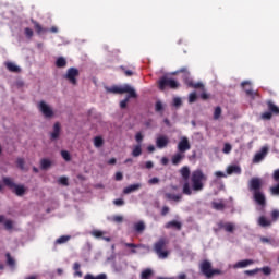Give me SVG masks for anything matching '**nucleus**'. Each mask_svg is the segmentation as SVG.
I'll return each mask as SVG.
<instances>
[{
  "label": "nucleus",
  "instance_id": "nucleus-23",
  "mask_svg": "<svg viewBox=\"0 0 279 279\" xmlns=\"http://www.w3.org/2000/svg\"><path fill=\"white\" fill-rule=\"evenodd\" d=\"M5 66L10 73H21V68L13 62H7Z\"/></svg>",
  "mask_w": 279,
  "mask_h": 279
},
{
  "label": "nucleus",
  "instance_id": "nucleus-21",
  "mask_svg": "<svg viewBox=\"0 0 279 279\" xmlns=\"http://www.w3.org/2000/svg\"><path fill=\"white\" fill-rule=\"evenodd\" d=\"M7 265L10 269H16V259L10 253H5Z\"/></svg>",
  "mask_w": 279,
  "mask_h": 279
},
{
  "label": "nucleus",
  "instance_id": "nucleus-14",
  "mask_svg": "<svg viewBox=\"0 0 279 279\" xmlns=\"http://www.w3.org/2000/svg\"><path fill=\"white\" fill-rule=\"evenodd\" d=\"M167 145H169V137H167L166 135L157 137L156 147H158V149H165Z\"/></svg>",
  "mask_w": 279,
  "mask_h": 279
},
{
  "label": "nucleus",
  "instance_id": "nucleus-60",
  "mask_svg": "<svg viewBox=\"0 0 279 279\" xmlns=\"http://www.w3.org/2000/svg\"><path fill=\"white\" fill-rule=\"evenodd\" d=\"M173 106L175 108H180V106H182V99L181 98H174L173 99Z\"/></svg>",
  "mask_w": 279,
  "mask_h": 279
},
{
  "label": "nucleus",
  "instance_id": "nucleus-46",
  "mask_svg": "<svg viewBox=\"0 0 279 279\" xmlns=\"http://www.w3.org/2000/svg\"><path fill=\"white\" fill-rule=\"evenodd\" d=\"M258 269H259V271H262L264 274V276H271V267L266 266V267L258 268Z\"/></svg>",
  "mask_w": 279,
  "mask_h": 279
},
{
  "label": "nucleus",
  "instance_id": "nucleus-44",
  "mask_svg": "<svg viewBox=\"0 0 279 279\" xmlns=\"http://www.w3.org/2000/svg\"><path fill=\"white\" fill-rule=\"evenodd\" d=\"M221 118V107H216L214 111V120L218 121Z\"/></svg>",
  "mask_w": 279,
  "mask_h": 279
},
{
  "label": "nucleus",
  "instance_id": "nucleus-20",
  "mask_svg": "<svg viewBox=\"0 0 279 279\" xmlns=\"http://www.w3.org/2000/svg\"><path fill=\"white\" fill-rule=\"evenodd\" d=\"M141 189V183L131 184L124 187L123 193L124 195H130V193H134V191H138Z\"/></svg>",
  "mask_w": 279,
  "mask_h": 279
},
{
  "label": "nucleus",
  "instance_id": "nucleus-22",
  "mask_svg": "<svg viewBox=\"0 0 279 279\" xmlns=\"http://www.w3.org/2000/svg\"><path fill=\"white\" fill-rule=\"evenodd\" d=\"M165 197L169 199V202H182V194L166 193Z\"/></svg>",
  "mask_w": 279,
  "mask_h": 279
},
{
  "label": "nucleus",
  "instance_id": "nucleus-27",
  "mask_svg": "<svg viewBox=\"0 0 279 279\" xmlns=\"http://www.w3.org/2000/svg\"><path fill=\"white\" fill-rule=\"evenodd\" d=\"M26 191L25 185H16L15 189H13V193H15L17 197H23Z\"/></svg>",
  "mask_w": 279,
  "mask_h": 279
},
{
  "label": "nucleus",
  "instance_id": "nucleus-17",
  "mask_svg": "<svg viewBox=\"0 0 279 279\" xmlns=\"http://www.w3.org/2000/svg\"><path fill=\"white\" fill-rule=\"evenodd\" d=\"M250 265H254V262L252 259H243L234 264V269H243L245 267H250Z\"/></svg>",
  "mask_w": 279,
  "mask_h": 279
},
{
  "label": "nucleus",
  "instance_id": "nucleus-32",
  "mask_svg": "<svg viewBox=\"0 0 279 279\" xmlns=\"http://www.w3.org/2000/svg\"><path fill=\"white\" fill-rule=\"evenodd\" d=\"M66 66V59L64 57H59L56 61L57 69H64Z\"/></svg>",
  "mask_w": 279,
  "mask_h": 279
},
{
  "label": "nucleus",
  "instance_id": "nucleus-41",
  "mask_svg": "<svg viewBox=\"0 0 279 279\" xmlns=\"http://www.w3.org/2000/svg\"><path fill=\"white\" fill-rule=\"evenodd\" d=\"M16 167L17 169H21V171H25V159L19 157L16 159Z\"/></svg>",
  "mask_w": 279,
  "mask_h": 279
},
{
  "label": "nucleus",
  "instance_id": "nucleus-26",
  "mask_svg": "<svg viewBox=\"0 0 279 279\" xmlns=\"http://www.w3.org/2000/svg\"><path fill=\"white\" fill-rule=\"evenodd\" d=\"M267 107L269 112H271V114H279V108L278 106H276V104H274V101L268 100L267 102Z\"/></svg>",
  "mask_w": 279,
  "mask_h": 279
},
{
  "label": "nucleus",
  "instance_id": "nucleus-3",
  "mask_svg": "<svg viewBox=\"0 0 279 279\" xmlns=\"http://www.w3.org/2000/svg\"><path fill=\"white\" fill-rule=\"evenodd\" d=\"M107 93H112L113 95H123L128 93L129 97H138L136 90H134L130 85L107 87Z\"/></svg>",
  "mask_w": 279,
  "mask_h": 279
},
{
  "label": "nucleus",
  "instance_id": "nucleus-38",
  "mask_svg": "<svg viewBox=\"0 0 279 279\" xmlns=\"http://www.w3.org/2000/svg\"><path fill=\"white\" fill-rule=\"evenodd\" d=\"M124 247H130L131 254H136V250H137V247H141V244L124 243Z\"/></svg>",
  "mask_w": 279,
  "mask_h": 279
},
{
  "label": "nucleus",
  "instance_id": "nucleus-36",
  "mask_svg": "<svg viewBox=\"0 0 279 279\" xmlns=\"http://www.w3.org/2000/svg\"><path fill=\"white\" fill-rule=\"evenodd\" d=\"M211 208H214V210H223L226 204H223V202H211Z\"/></svg>",
  "mask_w": 279,
  "mask_h": 279
},
{
  "label": "nucleus",
  "instance_id": "nucleus-45",
  "mask_svg": "<svg viewBox=\"0 0 279 279\" xmlns=\"http://www.w3.org/2000/svg\"><path fill=\"white\" fill-rule=\"evenodd\" d=\"M58 182L61 184V186H69V178L66 177H60Z\"/></svg>",
  "mask_w": 279,
  "mask_h": 279
},
{
  "label": "nucleus",
  "instance_id": "nucleus-5",
  "mask_svg": "<svg viewBox=\"0 0 279 279\" xmlns=\"http://www.w3.org/2000/svg\"><path fill=\"white\" fill-rule=\"evenodd\" d=\"M169 244V241L165 238H160L155 244H154V252L157 254L158 258H168L169 251H165L167 245Z\"/></svg>",
  "mask_w": 279,
  "mask_h": 279
},
{
  "label": "nucleus",
  "instance_id": "nucleus-1",
  "mask_svg": "<svg viewBox=\"0 0 279 279\" xmlns=\"http://www.w3.org/2000/svg\"><path fill=\"white\" fill-rule=\"evenodd\" d=\"M180 173L181 178L184 180L182 189L183 195H193V191L195 193L204 191V183L208 181V175H206L202 169L194 170L191 174V169L184 166L180 169ZM189 179L191 183H189Z\"/></svg>",
  "mask_w": 279,
  "mask_h": 279
},
{
  "label": "nucleus",
  "instance_id": "nucleus-37",
  "mask_svg": "<svg viewBox=\"0 0 279 279\" xmlns=\"http://www.w3.org/2000/svg\"><path fill=\"white\" fill-rule=\"evenodd\" d=\"M68 241H71L70 235H62L56 240V245H62L64 243H68Z\"/></svg>",
  "mask_w": 279,
  "mask_h": 279
},
{
  "label": "nucleus",
  "instance_id": "nucleus-2",
  "mask_svg": "<svg viewBox=\"0 0 279 279\" xmlns=\"http://www.w3.org/2000/svg\"><path fill=\"white\" fill-rule=\"evenodd\" d=\"M263 180L260 178H252L248 181V191L253 193V199L256 202L258 206L265 208L267 206V198L265 197V193H263Z\"/></svg>",
  "mask_w": 279,
  "mask_h": 279
},
{
  "label": "nucleus",
  "instance_id": "nucleus-40",
  "mask_svg": "<svg viewBox=\"0 0 279 279\" xmlns=\"http://www.w3.org/2000/svg\"><path fill=\"white\" fill-rule=\"evenodd\" d=\"M135 232H144L145 231V222L140 221L134 225Z\"/></svg>",
  "mask_w": 279,
  "mask_h": 279
},
{
  "label": "nucleus",
  "instance_id": "nucleus-47",
  "mask_svg": "<svg viewBox=\"0 0 279 279\" xmlns=\"http://www.w3.org/2000/svg\"><path fill=\"white\" fill-rule=\"evenodd\" d=\"M271 117H274V113H271V111H266L262 113V119L264 121H270Z\"/></svg>",
  "mask_w": 279,
  "mask_h": 279
},
{
  "label": "nucleus",
  "instance_id": "nucleus-42",
  "mask_svg": "<svg viewBox=\"0 0 279 279\" xmlns=\"http://www.w3.org/2000/svg\"><path fill=\"white\" fill-rule=\"evenodd\" d=\"M155 112H165V106L162 105V101L158 100L155 104Z\"/></svg>",
  "mask_w": 279,
  "mask_h": 279
},
{
  "label": "nucleus",
  "instance_id": "nucleus-31",
  "mask_svg": "<svg viewBox=\"0 0 279 279\" xmlns=\"http://www.w3.org/2000/svg\"><path fill=\"white\" fill-rule=\"evenodd\" d=\"M154 276V270L151 268H146L141 274V279H150Z\"/></svg>",
  "mask_w": 279,
  "mask_h": 279
},
{
  "label": "nucleus",
  "instance_id": "nucleus-12",
  "mask_svg": "<svg viewBox=\"0 0 279 279\" xmlns=\"http://www.w3.org/2000/svg\"><path fill=\"white\" fill-rule=\"evenodd\" d=\"M242 86L244 87V90H245L247 97H251L252 99H254L256 97V95H258V93H256V92H254V89H252V85L248 81L242 82Z\"/></svg>",
  "mask_w": 279,
  "mask_h": 279
},
{
  "label": "nucleus",
  "instance_id": "nucleus-59",
  "mask_svg": "<svg viewBox=\"0 0 279 279\" xmlns=\"http://www.w3.org/2000/svg\"><path fill=\"white\" fill-rule=\"evenodd\" d=\"M120 69L124 71V74L126 75V77H132V75H134V72H132L131 70H125L124 66H120Z\"/></svg>",
  "mask_w": 279,
  "mask_h": 279
},
{
  "label": "nucleus",
  "instance_id": "nucleus-9",
  "mask_svg": "<svg viewBox=\"0 0 279 279\" xmlns=\"http://www.w3.org/2000/svg\"><path fill=\"white\" fill-rule=\"evenodd\" d=\"M178 151L181 154H186L191 149V142H189V137H182L177 146Z\"/></svg>",
  "mask_w": 279,
  "mask_h": 279
},
{
  "label": "nucleus",
  "instance_id": "nucleus-53",
  "mask_svg": "<svg viewBox=\"0 0 279 279\" xmlns=\"http://www.w3.org/2000/svg\"><path fill=\"white\" fill-rule=\"evenodd\" d=\"M24 33H25L26 38H32V36H34V31L29 27H26L24 29Z\"/></svg>",
  "mask_w": 279,
  "mask_h": 279
},
{
  "label": "nucleus",
  "instance_id": "nucleus-43",
  "mask_svg": "<svg viewBox=\"0 0 279 279\" xmlns=\"http://www.w3.org/2000/svg\"><path fill=\"white\" fill-rule=\"evenodd\" d=\"M94 145L95 147H102L104 146V138H101V136H96L94 138Z\"/></svg>",
  "mask_w": 279,
  "mask_h": 279
},
{
  "label": "nucleus",
  "instance_id": "nucleus-29",
  "mask_svg": "<svg viewBox=\"0 0 279 279\" xmlns=\"http://www.w3.org/2000/svg\"><path fill=\"white\" fill-rule=\"evenodd\" d=\"M228 175H232V173L241 174V167L239 166H229L227 168Z\"/></svg>",
  "mask_w": 279,
  "mask_h": 279
},
{
  "label": "nucleus",
  "instance_id": "nucleus-28",
  "mask_svg": "<svg viewBox=\"0 0 279 279\" xmlns=\"http://www.w3.org/2000/svg\"><path fill=\"white\" fill-rule=\"evenodd\" d=\"M92 236H95V239H102L104 241L110 242V238L104 236V231L94 230L92 231Z\"/></svg>",
  "mask_w": 279,
  "mask_h": 279
},
{
  "label": "nucleus",
  "instance_id": "nucleus-33",
  "mask_svg": "<svg viewBox=\"0 0 279 279\" xmlns=\"http://www.w3.org/2000/svg\"><path fill=\"white\" fill-rule=\"evenodd\" d=\"M143 154V148L141 147V144L135 145L132 150L133 158H138Z\"/></svg>",
  "mask_w": 279,
  "mask_h": 279
},
{
  "label": "nucleus",
  "instance_id": "nucleus-63",
  "mask_svg": "<svg viewBox=\"0 0 279 279\" xmlns=\"http://www.w3.org/2000/svg\"><path fill=\"white\" fill-rule=\"evenodd\" d=\"M113 221H116V223H121V222H123V216H114V217H113Z\"/></svg>",
  "mask_w": 279,
  "mask_h": 279
},
{
  "label": "nucleus",
  "instance_id": "nucleus-13",
  "mask_svg": "<svg viewBox=\"0 0 279 279\" xmlns=\"http://www.w3.org/2000/svg\"><path fill=\"white\" fill-rule=\"evenodd\" d=\"M61 130L62 126L60 125V122H56L53 124V132L50 133V141H58V138H60Z\"/></svg>",
  "mask_w": 279,
  "mask_h": 279
},
{
  "label": "nucleus",
  "instance_id": "nucleus-62",
  "mask_svg": "<svg viewBox=\"0 0 279 279\" xmlns=\"http://www.w3.org/2000/svg\"><path fill=\"white\" fill-rule=\"evenodd\" d=\"M136 143H143V133L138 132L135 135Z\"/></svg>",
  "mask_w": 279,
  "mask_h": 279
},
{
  "label": "nucleus",
  "instance_id": "nucleus-19",
  "mask_svg": "<svg viewBox=\"0 0 279 279\" xmlns=\"http://www.w3.org/2000/svg\"><path fill=\"white\" fill-rule=\"evenodd\" d=\"M32 23L35 27V32L38 34V36H40V34H47V32H49V28H45L43 27V25H40V23L36 22L35 20H32Z\"/></svg>",
  "mask_w": 279,
  "mask_h": 279
},
{
  "label": "nucleus",
  "instance_id": "nucleus-58",
  "mask_svg": "<svg viewBox=\"0 0 279 279\" xmlns=\"http://www.w3.org/2000/svg\"><path fill=\"white\" fill-rule=\"evenodd\" d=\"M114 206H124L125 205V201H123L122 198H118L113 201Z\"/></svg>",
  "mask_w": 279,
  "mask_h": 279
},
{
  "label": "nucleus",
  "instance_id": "nucleus-61",
  "mask_svg": "<svg viewBox=\"0 0 279 279\" xmlns=\"http://www.w3.org/2000/svg\"><path fill=\"white\" fill-rule=\"evenodd\" d=\"M272 180L279 182V169L275 170L272 173Z\"/></svg>",
  "mask_w": 279,
  "mask_h": 279
},
{
  "label": "nucleus",
  "instance_id": "nucleus-15",
  "mask_svg": "<svg viewBox=\"0 0 279 279\" xmlns=\"http://www.w3.org/2000/svg\"><path fill=\"white\" fill-rule=\"evenodd\" d=\"M166 230H182V222L178 221V220H172V221H168L165 225Z\"/></svg>",
  "mask_w": 279,
  "mask_h": 279
},
{
  "label": "nucleus",
  "instance_id": "nucleus-25",
  "mask_svg": "<svg viewBox=\"0 0 279 279\" xmlns=\"http://www.w3.org/2000/svg\"><path fill=\"white\" fill-rule=\"evenodd\" d=\"M258 226L262 228H269V226H271V220L267 219L265 216H260L258 218Z\"/></svg>",
  "mask_w": 279,
  "mask_h": 279
},
{
  "label": "nucleus",
  "instance_id": "nucleus-39",
  "mask_svg": "<svg viewBox=\"0 0 279 279\" xmlns=\"http://www.w3.org/2000/svg\"><path fill=\"white\" fill-rule=\"evenodd\" d=\"M130 99H134V97H130V94H128V96L125 97V99H123L122 101H120V108H121L122 110H125V108H128V104H129Z\"/></svg>",
  "mask_w": 279,
  "mask_h": 279
},
{
  "label": "nucleus",
  "instance_id": "nucleus-51",
  "mask_svg": "<svg viewBox=\"0 0 279 279\" xmlns=\"http://www.w3.org/2000/svg\"><path fill=\"white\" fill-rule=\"evenodd\" d=\"M197 101V94L196 93H191L189 96V102L190 104H195Z\"/></svg>",
  "mask_w": 279,
  "mask_h": 279
},
{
  "label": "nucleus",
  "instance_id": "nucleus-11",
  "mask_svg": "<svg viewBox=\"0 0 279 279\" xmlns=\"http://www.w3.org/2000/svg\"><path fill=\"white\" fill-rule=\"evenodd\" d=\"M218 228L220 230H225V232H230L232 234V232H234V230L236 229V226L233 222L220 221L218 222Z\"/></svg>",
  "mask_w": 279,
  "mask_h": 279
},
{
  "label": "nucleus",
  "instance_id": "nucleus-16",
  "mask_svg": "<svg viewBox=\"0 0 279 279\" xmlns=\"http://www.w3.org/2000/svg\"><path fill=\"white\" fill-rule=\"evenodd\" d=\"M268 153L269 148L267 146L262 147L260 151L256 153L254 156V162H260V160H263Z\"/></svg>",
  "mask_w": 279,
  "mask_h": 279
},
{
  "label": "nucleus",
  "instance_id": "nucleus-56",
  "mask_svg": "<svg viewBox=\"0 0 279 279\" xmlns=\"http://www.w3.org/2000/svg\"><path fill=\"white\" fill-rule=\"evenodd\" d=\"M170 208L169 206H163L161 208V217H167V215H169Z\"/></svg>",
  "mask_w": 279,
  "mask_h": 279
},
{
  "label": "nucleus",
  "instance_id": "nucleus-57",
  "mask_svg": "<svg viewBox=\"0 0 279 279\" xmlns=\"http://www.w3.org/2000/svg\"><path fill=\"white\" fill-rule=\"evenodd\" d=\"M221 275H223V271H221L220 269H213L211 268L210 278H213V276H221Z\"/></svg>",
  "mask_w": 279,
  "mask_h": 279
},
{
  "label": "nucleus",
  "instance_id": "nucleus-8",
  "mask_svg": "<svg viewBox=\"0 0 279 279\" xmlns=\"http://www.w3.org/2000/svg\"><path fill=\"white\" fill-rule=\"evenodd\" d=\"M199 269L203 274V276L210 278L211 271H213V264L208 262V259H205L201 263Z\"/></svg>",
  "mask_w": 279,
  "mask_h": 279
},
{
  "label": "nucleus",
  "instance_id": "nucleus-55",
  "mask_svg": "<svg viewBox=\"0 0 279 279\" xmlns=\"http://www.w3.org/2000/svg\"><path fill=\"white\" fill-rule=\"evenodd\" d=\"M258 271H260L259 268H255L253 270H245L246 276H256V274H258Z\"/></svg>",
  "mask_w": 279,
  "mask_h": 279
},
{
  "label": "nucleus",
  "instance_id": "nucleus-48",
  "mask_svg": "<svg viewBox=\"0 0 279 279\" xmlns=\"http://www.w3.org/2000/svg\"><path fill=\"white\" fill-rule=\"evenodd\" d=\"M61 156L66 162L71 161V154L68 150H62Z\"/></svg>",
  "mask_w": 279,
  "mask_h": 279
},
{
  "label": "nucleus",
  "instance_id": "nucleus-7",
  "mask_svg": "<svg viewBox=\"0 0 279 279\" xmlns=\"http://www.w3.org/2000/svg\"><path fill=\"white\" fill-rule=\"evenodd\" d=\"M178 73H184V83L186 84V86H189L190 88H204V84L202 83H195L193 82L189 75V71L186 70V68H182L180 71H178Z\"/></svg>",
  "mask_w": 279,
  "mask_h": 279
},
{
  "label": "nucleus",
  "instance_id": "nucleus-10",
  "mask_svg": "<svg viewBox=\"0 0 279 279\" xmlns=\"http://www.w3.org/2000/svg\"><path fill=\"white\" fill-rule=\"evenodd\" d=\"M39 110L46 119H51L53 117V109H51L45 101L39 102Z\"/></svg>",
  "mask_w": 279,
  "mask_h": 279
},
{
  "label": "nucleus",
  "instance_id": "nucleus-4",
  "mask_svg": "<svg viewBox=\"0 0 279 279\" xmlns=\"http://www.w3.org/2000/svg\"><path fill=\"white\" fill-rule=\"evenodd\" d=\"M157 85L159 90L161 92L167 90V88H171L172 90L180 88V83H178V81L168 76H161Z\"/></svg>",
  "mask_w": 279,
  "mask_h": 279
},
{
  "label": "nucleus",
  "instance_id": "nucleus-52",
  "mask_svg": "<svg viewBox=\"0 0 279 279\" xmlns=\"http://www.w3.org/2000/svg\"><path fill=\"white\" fill-rule=\"evenodd\" d=\"M271 219H272V221H278V219H279V210L278 209H274L271 211Z\"/></svg>",
  "mask_w": 279,
  "mask_h": 279
},
{
  "label": "nucleus",
  "instance_id": "nucleus-6",
  "mask_svg": "<svg viewBox=\"0 0 279 279\" xmlns=\"http://www.w3.org/2000/svg\"><path fill=\"white\" fill-rule=\"evenodd\" d=\"M64 80H68L72 86H77V78L80 77V70L77 68L68 69L63 75Z\"/></svg>",
  "mask_w": 279,
  "mask_h": 279
},
{
  "label": "nucleus",
  "instance_id": "nucleus-24",
  "mask_svg": "<svg viewBox=\"0 0 279 279\" xmlns=\"http://www.w3.org/2000/svg\"><path fill=\"white\" fill-rule=\"evenodd\" d=\"M2 182L4 186H8V189H15L16 183H14V179L10 177H3Z\"/></svg>",
  "mask_w": 279,
  "mask_h": 279
},
{
  "label": "nucleus",
  "instance_id": "nucleus-34",
  "mask_svg": "<svg viewBox=\"0 0 279 279\" xmlns=\"http://www.w3.org/2000/svg\"><path fill=\"white\" fill-rule=\"evenodd\" d=\"M84 279H108V276L106 274H99L97 276H94L93 274H86Z\"/></svg>",
  "mask_w": 279,
  "mask_h": 279
},
{
  "label": "nucleus",
  "instance_id": "nucleus-49",
  "mask_svg": "<svg viewBox=\"0 0 279 279\" xmlns=\"http://www.w3.org/2000/svg\"><path fill=\"white\" fill-rule=\"evenodd\" d=\"M270 195L279 196V183L270 187Z\"/></svg>",
  "mask_w": 279,
  "mask_h": 279
},
{
  "label": "nucleus",
  "instance_id": "nucleus-30",
  "mask_svg": "<svg viewBox=\"0 0 279 279\" xmlns=\"http://www.w3.org/2000/svg\"><path fill=\"white\" fill-rule=\"evenodd\" d=\"M81 267H82V265H80V263H77V262L74 263L73 270H74V277L75 278H82L83 272H82V270H80Z\"/></svg>",
  "mask_w": 279,
  "mask_h": 279
},
{
  "label": "nucleus",
  "instance_id": "nucleus-18",
  "mask_svg": "<svg viewBox=\"0 0 279 279\" xmlns=\"http://www.w3.org/2000/svg\"><path fill=\"white\" fill-rule=\"evenodd\" d=\"M184 158H186V155L184 153L179 151L174 154L171 158L172 165H180L184 160Z\"/></svg>",
  "mask_w": 279,
  "mask_h": 279
},
{
  "label": "nucleus",
  "instance_id": "nucleus-35",
  "mask_svg": "<svg viewBox=\"0 0 279 279\" xmlns=\"http://www.w3.org/2000/svg\"><path fill=\"white\" fill-rule=\"evenodd\" d=\"M51 167V160L44 158L40 160V169H43V171H47V169H49Z\"/></svg>",
  "mask_w": 279,
  "mask_h": 279
},
{
  "label": "nucleus",
  "instance_id": "nucleus-50",
  "mask_svg": "<svg viewBox=\"0 0 279 279\" xmlns=\"http://www.w3.org/2000/svg\"><path fill=\"white\" fill-rule=\"evenodd\" d=\"M223 154H230L232 151V145L226 143L222 149Z\"/></svg>",
  "mask_w": 279,
  "mask_h": 279
},
{
  "label": "nucleus",
  "instance_id": "nucleus-54",
  "mask_svg": "<svg viewBox=\"0 0 279 279\" xmlns=\"http://www.w3.org/2000/svg\"><path fill=\"white\" fill-rule=\"evenodd\" d=\"M4 228L5 230H12L14 228V223L12 222V220H7L4 222Z\"/></svg>",
  "mask_w": 279,
  "mask_h": 279
},
{
  "label": "nucleus",
  "instance_id": "nucleus-64",
  "mask_svg": "<svg viewBox=\"0 0 279 279\" xmlns=\"http://www.w3.org/2000/svg\"><path fill=\"white\" fill-rule=\"evenodd\" d=\"M158 182H160V179L154 177L153 179H150V180L148 181V184H158Z\"/></svg>",
  "mask_w": 279,
  "mask_h": 279
}]
</instances>
